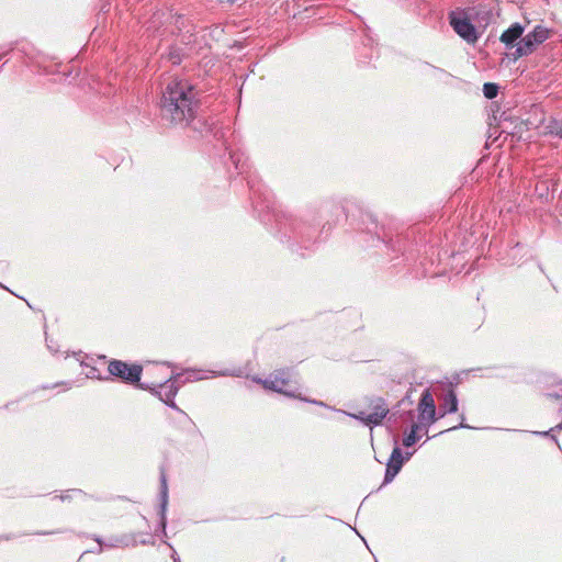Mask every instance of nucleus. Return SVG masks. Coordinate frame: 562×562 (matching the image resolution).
Returning <instances> with one entry per match:
<instances>
[{"label":"nucleus","mask_w":562,"mask_h":562,"mask_svg":"<svg viewBox=\"0 0 562 562\" xmlns=\"http://www.w3.org/2000/svg\"><path fill=\"white\" fill-rule=\"evenodd\" d=\"M369 407L371 413L359 412L357 414L346 413L348 416L360 420L367 426H378L389 414V407L382 397H372Z\"/></svg>","instance_id":"7ed1b4c3"},{"label":"nucleus","mask_w":562,"mask_h":562,"mask_svg":"<svg viewBox=\"0 0 562 562\" xmlns=\"http://www.w3.org/2000/svg\"><path fill=\"white\" fill-rule=\"evenodd\" d=\"M109 372L127 382H138L142 373V367L137 364L128 366L121 360H113L109 363Z\"/></svg>","instance_id":"0eeeda50"},{"label":"nucleus","mask_w":562,"mask_h":562,"mask_svg":"<svg viewBox=\"0 0 562 562\" xmlns=\"http://www.w3.org/2000/svg\"><path fill=\"white\" fill-rule=\"evenodd\" d=\"M95 541L100 544V548L98 550V553H100L102 551V548L103 547H106V548H116V547H124V546H127V542L125 541L124 538H114L112 539L109 543H104L102 542L101 539L97 538Z\"/></svg>","instance_id":"4468645a"},{"label":"nucleus","mask_w":562,"mask_h":562,"mask_svg":"<svg viewBox=\"0 0 562 562\" xmlns=\"http://www.w3.org/2000/svg\"><path fill=\"white\" fill-rule=\"evenodd\" d=\"M473 16L475 15L479 18L480 23L488 24L492 19V11L491 10H482L476 11L475 13H472Z\"/></svg>","instance_id":"f3484780"},{"label":"nucleus","mask_w":562,"mask_h":562,"mask_svg":"<svg viewBox=\"0 0 562 562\" xmlns=\"http://www.w3.org/2000/svg\"><path fill=\"white\" fill-rule=\"evenodd\" d=\"M161 510H160V526L162 529V532L166 535V509H167V502H168V486H167V479L164 473H161Z\"/></svg>","instance_id":"9b49d317"},{"label":"nucleus","mask_w":562,"mask_h":562,"mask_svg":"<svg viewBox=\"0 0 562 562\" xmlns=\"http://www.w3.org/2000/svg\"><path fill=\"white\" fill-rule=\"evenodd\" d=\"M551 35V30L537 25L535 29L522 36L516 45V49L513 53V58L516 60L520 57L532 54L539 45L546 42Z\"/></svg>","instance_id":"f03ea898"},{"label":"nucleus","mask_w":562,"mask_h":562,"mask_svg":"<svg viewBox=\"0 0 562 562\" xmlns=\"http://www.w3.org/2000/svg\"><path fill=\"white\" fill-rule=\"evenodd\" d=\"M176 24H177V27L179 31L182 30V24H183V16L182 15H178L176 18Z\"/></svg>","instance_id":"6ab92c4d"},{"label":"nucleus","mask_w":562,"mask_h":562,"mask_svg":"<svg viewBox=\"0 0 562 562\" xmlns=\"http://www.w3.org/2000/svg\"><path fill=\"white\" fill-rule=\"evenodd\" d=\"M538 435L547 436L548 431L537 432Z\"/></svg>","instance_id":"5701e85b"},{"label":"nucleus","mask_w":562,"mask_h":562,"mask_svg":"<svg viewBox=\"0 0 562 562\" xmlns=\"http://www.w3.org/2000/svg\"><path fill=\"white\" fill-rule=\"evenodd\" d=\"M37 535H53L55 531L36 532Z\"/></svg>","instance_id":"412c9836"},{"label":"nucleus","mask_w":562,"mask_h":562,"mask_svg":"<svg viewBox=\"0 0 562 562\" xmlns=\"http://www.w3.org/2000/svg\"><path fill=\"white\" fill-rule=\"evenodd\" d=\"M420 430L425 431L424 425L419 423L413 424L411 427V431L403 439V445L405 447H412L413 445H415L418 440L417 432Z\"/></svg>","instance_id":"ddd939ff"},{"label":"nucleus","mask_w":562,"mask_h":562,"mask_svg":"<svg viewBox=\"0 0 562 562\" xmlns=\"http://www.w3.org/2000/svg\"><path fill=\"white\" fill-rule=\"evenodd\" d=\"M259 382L262 383L265 389L272 390L278 393H282L290 397H299L303 401L314 403L317 405H324L323 402L310 401V400L303 398L296 394L295 390L289 389V385H290L289 374L284 370L277 371L276 373L271 374L268 379H266L263 381L259 380Z\"/></svg>","instance_id":"20e7f679"},{"label":"nucleus","mask_w":562,"mask_h":562,"mask_svg":"<svg viewBox=\"0 0 562 562\" xmlns=\"http://www.w3.org/2000/svg\"><path fill=\"white\" fill-rule=\"evenodd\" d=\"M418 423L424 425L425 432L427 428L436 422V405L429 390H425L418 403Z\"/></svg>","instance_id":"423d86ee"},{"label":"nucleus","mask_w":562,"mask_h":562,"mask_svg":"<svg viewBox=\"0 0 562 562\" xmlns=\"http://www.w3.org/2000/svg\"><path fill=\"white\" fill-rule=\"evenodd\" d=\"M475 11V9H471V12ZM473 14H462L457 12H451L449 14L450 25L454 30V32L462 37L468 43H475L477 40L476 30L473 24L470 22V18Z\"/></svg>","instance_id":"39448f33"},{"label":"nucleus","mask_w":562,"mask_h":562,"mask_svg":"<svg viewBox=\"0 0 562 562\" xmlns=\"http://www.w3.org/2000/svg\"><path fill=\"white\" fill-rule=\"evenodd\" d=\"M195 109L194 87L187 79L170 80L160 99L162 119L171 124L188 123L194 117Z\"/></svg>","instance_id":"f257e3e1"},{"label":"nucleus","mask_w":562,"mask_h":562,"mask_svg":"<svg viewBox=\"0 0 562 562\" xmlns=\"http://www.w3.org/2000/svg\"><path fill=\"white\" fill-rule=\"evenodd\" d=\"M462 420H464L463 416H462ZM458 428H470V426L465 425L463 422H461L459 426H453V427L449 428L448 430H456Z\"/></svg>","instance_id":"aec40b11"},{"label":"nucleus","mask_w":562,"mask_h":562,"mask_svg":"<svg viewBox=\"0 0 562 562\" xmlns=\"http://www.w3.org/2000/svg\"><path fill=\"white\" fill-rule=\"evenodd\" d=\"M171 60L173 64H177V63H179L180 59L178 57L177 58L171 57Z\"/></svg>","instance_id":"4be33fe9"},{"label":"nucleus","mask_w":562,"mask_h":562,"mask_svg":"<svg viewBox=\"0 0 562 562\" xmlns=\"http://www.w3.org/2000/svg\"><path fill=\"white\" fill-rule=\"evenodd\" d=\"M139 386L140 389H147V386H145L144 384H140Z\"/></svg>","instance_id":"393cba45"},{"label":"nucleus","mask_w":562,"mask_h":562,"mask_svg":"<svg viewBox=\"0 0 562 562\" xmlns=\"http://www.w3.org/2000/svg\"><path fill=\"white\" fill-rule=\"evenodd\" d=\"M172 558H173L175 562H179V558L178 557L173 555Z\"/></svg>","instance_id":"b1692460"},{"label":"nucleus","mask_w":562,"mask_h":562,"mask_svg":"<svg viewBox=\"0 0 562 562\" xmlns=\"http://www.w3.org/2000/svg\"><path fill=\"white\" fill-rule=\"evenodd\" d=\"M187 374H188V378L186 379V381H198V380L203 379V376L200 375V373L194 370L188 371Z\"/></svg>","instance_id":"a211bd4d"},{"label":"nucleus","mask_w":562,"mask_h":562,"mask_svg":"<svg viewBox=\"0 0 562 562\" xmlns=\"http://www.w3.org/2000/svg\"><path fill=\"white\" fill-rule=\"evenodd\" d=\"M524 32L525 27L520 23H514L502 33L499 41L506 46V48H516V45L522 37Z\"/></svg>","instance_id":"1a4fd4ad"},{"label":"nucleus","mask_w":562,"mask_h":562,"mask_svg":"<svg viewBox=\"0 0 562 562\" xmlns=\"http://www.w3.org/2000/svg\"><path fill=\"white\" fill-rule=\"evenodd\" d=\"M182 374H176L171 379L167 380L165 383L159 384V387L164 391V397L161 400L170 407L178 409L176 403L173 402V397L178 392V386L176 383L180 380Z\"/></svg>","instance_id":"9d476101"},{"label":"nucleus","mask_w":562,"mask_h":562,"mask_svg":"<svg viewBox=\"0 0 562 562\" xmlns=\"http://www.w3.org/2000/svg\"><path fill=\"white\" fill-rule=\"evenodd\" d=\"M548 130L550 134H553L555 136H559L562 138V120H553L549 123Z\"/></svg>","instance_id":"2eb2a0df"},{"label":"nucleus","mask_w":562,"mask_h":562,"mask_svg":"<svg viewBox=\"0 0 562 562\" xmlns=\"http://www.w3.org/2000/svg\"><path fill=\"white\" fill-rule=\"evenodd\" d=\"M403 463L404 458L402 456V451L398 447H395L386 464L384 484H387L393 481L396 474L401 471Z\"/></svg>","instance_id":"6e6552de"},{"label":"nucleus","mask_w":562,"mask_h":562,"mask_svg":"<svg viewBox=\"0 0 562 562\" xmlns=\"http://www.w3.org/2000/svg\"><path fill=\"white\" fill-rule=\"evenodd\" d=\"M498 87L495 83H484L483 86V93L487 99H493L497 95Z\"/></svg>","instance_id":"dca6fc26"},{"label":"nucleus","mask_w":562,"mask_h":562,"mask_svg":"<svg viewBox=\"0 0 562 562\" xmlns=\"http://www.w3.org/2000/svg\"><path fill=\"white\" fill-rule=\"evenodd\" d=\"M226 1H227V2H231V3H233V2H235L236 0H226Z\"/></svg>","instance_id":"a878e982"},{"label":"nucleus","mask_w":562,"mask_h":562,"mask_svg":"<svg viewBox=\"0 0 562 562\" xmlns=\"http://www.w3.org/2000/svg\"><path fill=\"white\" fill-rule=\"evenodd\" d=\"M445 414H452L458 411V398L453 390H449L443 397V403L441 405Z\"/></svg>","instance_id":"f8f14e48"}]
</instances>
